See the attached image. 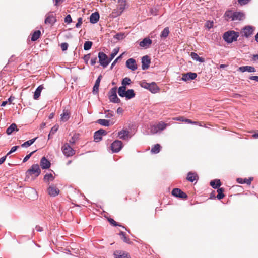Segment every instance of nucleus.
<instances>
[{
  "label": "nucleus",
  "instance_id": "obj_15",
  "mask_svg": "<svg viewBox=\"0 0 258 258\" xmlns=\"http://www.w3.org/2000/svg\"><path fill=\"white\" fill-rule=\"evenodd\" d=\"M48 194L52 197H56L59 194V190L56 188L53 184L50 185L48 189Z\"/></svg>",
  "mask_w": 258,
  "mask_h": 258
},
{
  "label": "nucleus",
  "instance_id": "obj_13",
  "mask_svg": "<svg viewBox=\"0 0 258 258\" xmlns=\"http://www.w3.org/2000/svg\"><path fill=\"white\" fill-rule=\"evenodd\" d=\"M151 63V59L148 55H145L142 58V69L143 70L149 68Z\"/></svg>",
  "mask_w": 258,
  "mask_h": 258
},
{
  "label": "nucleus",
  "instance_id": "obj_60",
  "mask_svg": "<svg viewBox=\"0 0 258 258\" xmlns=\"http://www.w3.org/2000/svg\"><path fill=\"white\" fill-rule=\"evenodd\" d=\"M206 26L209 29L212 28L213 27V22H212H212L208 21L206 23Z\"/></svg>",
  "mask_w": 258,
  "mask_h": 258
},
{
  "label": "nucleus",
  "instance_id": "obj_21",
  "mask_svg": "<svg viewBox=\"0 0 258 258\" xmlns=\"http://www.w3.org/2000/svg\"><path fill=\"white\" fill-rule=\"evenodd\" d=\"M152 44V40L148 37H146L142 40L140 43L139 45L140 47L143 48H147L150 45Z\"/></svg>",
  "mask_w": 258,
  "mask_h": 258
},
{
  "label": "nucleus",
  "instance_id": "obj_28",
  "mask_svg": "<svg viewBox=\"0 0 258 258\" xmlns=\"http://www.w3.org/2000/svg\"><path fill=\"white\" fill-rule=\"evenodd\" d=\"M190 56L191 58L196 60L197 61L200 62H205V59L203 57H200L197 53L192 52L190 53Z\"/></svg>",
  "mask_w": 258,
  "mask_h": 258
},
{
  "label": "nucleus",
  "instance_id": "obj_55",
  "mask_svg": "<svg viewBox=\"0 0 258 258\" xmlns=\"http://www.w3.org/2000/svg\"><path fill=\"white\" fill-rule=\"evenodd\" d=\"M78 22L76 24V27L78 28H80L82 24V18L81 17H79L78 18Z\"/></svg>",
  "mask_w": 258,
  "mask_h": 258
},
{
  "label": "nucleus",
  "instance_id": "obj_36",
  "mask_svg": "<svg viewBox=\"0 0 258 258\" xmlns=\"http://www.w3.org/2000/svg\"><path fill=\"white\" fill-rule=\"evenodd\" d=\"M70 118V113L68 110H63V113L61 114V119L63 121H67Z\"/></svg>",
  "mask_w": 258,
  "mask_h": 258
},
{
  "label": "nucleus",
  "instance_id": "obj_17",
  "mask_svg": "<svg viewBox=\"0 0 258 258\" xmlns=\"http://www.w3.org/2000/svg\"><path fill=\"white\" fill-rule=\"evenodd\" d=\"M40 165L43 169H47L50 167L51 163L48 159L44 156L41 159Z\"/></svg>",
  "mask_w": 258,
  "mask_h": 258
},
{
  "label": "nucleus",
  "instance_id": "obj_10",
  "mask_svg": "<svg viewBox=\"0 0 258 258\" xmlns=\"http://www.w3.org/2000/svg\"><path fill=\"white\" fill-rule=\"evenodd\" d=\"M56 21V18L52 12H49L46 15V18L44 21L45 24H49L53 26Z\"/></svg>",
  "mask_w": 258,
  "mask_h": 258
},
{
  "label": "nucleus",
  "instance_id": "obj_24",
  "mask_svg": "<svg viewBox=\"0 0 258 258\" xmlns=\"http://www.w3.org/2000/svg\"><path fill=\"white\" fill-rule=\"evenodd\" d=\"M101 78H102V76L99 75L95 81V84L93 86V93L94 94H97L98 92L99 87V85H100V83Z\"/></svg>",
  "mask_w": 258,
  "mask_h": 258
},
{
  "label": "nucleus",
  "instance_id": "obj_42",
  "mask_svg": "<svg viewBox=\"0 0 258 258\" xmlns=\"http://www.w3.org/2000/svg\"><path fill=\"white\" fill-rule=\"evenodd\" d=\"M93 43L91 41H85L84 44V49L85 50H89L91 48Z\"/></svg>",
  "mask_w": 258,
  "mask_h": 258
},
{
  "label": "nucleus",
  "instance_id": "obj_59",
  "mask_svg": "<svg viewBox=\"0 0 258 258\" xmlns=\"http://www.w3.org/2000/svg\"><path fill=\"white\" fill-rule=\"evenodd\" d=\"M158 10L156 8H152L150 10V13L153 15V16H156L158 15L157 13Z\"/></svg>",
  "mask_w": 258,
  "mask_h": 258
},
{
  "label": "nucleus",
  "instance_id": "obj_62",
  "mask_svg": "<svg viewBox=\"0 0 258 258\" xmlns=\"http://www.w3.org/2000/svg\"><path fill=\"white\" fill-rule=\"evenodd\" d=\"M97 60V57H95L94 58H92L91 59V61H90V64L91 66H94L96 63Z\"/></svg>",
  "mask_w": 258,
  "mask_h": 258
},
{
  "label": "nucleus",
  "instance_id": "obj_25",
  "mask_svg": "<svg viewBox=\"0 0 258 258\" xmlns=\"http://www.w3.org/2000/svg\"><path fill=\"white\" fill-rule=\"evenodd\" d=\"M44 87L43 85H39L35 90L33 95V98L35 100H37L39 98L40 96L41 92L43 89Z\"/></svg>",
  "mask_w": 258,
  "mask_h": 258
},
{
  "label": "nucleus",
  "instance_id": "obj_52",
  "mask_svg": "<svg viewBox=\"0 0 258 258\" xmlns=\"http://www.w3.org/2000/svg\"><path fill=\"white\" fill-rule=\"evenodd\" d=\"M19 147V146H13L11 149V150H10V151L7 154V155H9L14 152H15L17 149Z\"/></svg>",
  "mask_w": 258,
  "mask_h": 258
},
{
  "label": "nucleus",
  "instance_id": "obj_2",
  "mask_svg": "<svg viewBox=\"0 0 258 258\" xmlns=\"http://www.w3.org/2000/svg\"><path fill=\"white\" fill-rule=\"evenodd\" d=\"M140 85L141 87L149 90L153 94L157 93L160 90L159 87L154 82L149 83L144 80L140 82Z\"/></svg>",
  "mask_w": 258,
  "mask_h": 258
},
{
  "label": "nucleus",
  "instance_id": "obj_35",
  "mask_svg": "<svg viewBox=\"0 0 258 258\" xmlns=\"http://www.w3.org/2000/svg\"><path fill=\"white\" fill-rule=\"evenodd\" d=\"M41 35V31L40 30H36L32 34L31 40L32 41H35L37 40Z\"/></svg>",
  "mask_w": 258,
  "mask_h": 258
},
{
  "label": "nucleus",
  "instance_id": "obj_4",
  "mask_svg": "<svg viewBox=\"0 0 258 258\" xmlns=\"http://www.w3.org/2000/svg\"><path fill=\"white\" fill-rule=\"evenodd\" d=\"M167 126V124L161 121L157 124L151 126L150 128V132L152 134H157L165 130Z\"/></svg>",
  "mask_w": 258,
  "mask_h": 258
},
{
  "label": "nucleus",
  "instance_id": "obj_11",
  "mask_svg": "<svg viewBox=\"0 0 258 258\" xmlns=\"http://www.w3.org/2000/svg\"><path fill=\"white\" fill-rule=\"evenodd\" d=\"M171 194L175 197L183 199L187 198V194L178 188H174L171 192Z\"/></svg>",
  "mask_w": 258,
  "mask_h": 258
},
{
  "label": "nucleus",
  "instance_id": "obj_44",
  "mask_svg": "<svg viewBox=\"0 0 258 258\" xmlns=\"http://www.w3.org/2000/svg\"><path fill=\"white\" fill-rule=\"evenodd\" d=\"M102 136L100 134H98L97 131H96L94 134V141L96 142H98L100 141L101 140H102Z\"/></svg>",
  "mask_w": 258,
  "mask_h": 258
},
{
  "label": "nucleus",
  "instance_id": "obj_1",
  "mask_svg": "<svg viewBox=\"0 0 258 258\" xmlns=\"http://www.w3.org/2000/svg\"><path fill=\"white\" fill-rule=\"evenodd\" d=\"M239 36V33L234 30H228L224 33L223 39L228 44L232 43L237 40Z\"/></svg>",
  "mask_w": 258,
  "mask_h": 258
},
{
  "label": "nucleus",
  "instance_id": "obj_20",
  "mask_svg": "<svg viewBox=\"0 0 258 258\" xmlns=\"http://www.w3.org/2000/svg\"><path fill=\"white\" fill-rule=\"evenodd\" d=\"M199 179L198 175L195 172H189L187 173L186 179L190 182L197 181Z\"/></svg>",
  "mask_w": 258,
  "mask_h": 258
},
{
  "label": "nucleus",
  "instance_id": "obj_19",
  "mask_svg": "<svg viewBox=\"0 0 258 258\" xmlns=\"http://www.w3.org/2000/svg\"><path fill=\"white\" fill-rule=\"evenodd\" d=\"M238 71L240 72H256V69L255 68H254L252 66H241L238 68Z\"/></svg>",
  "mask_w": 258,
  "mask_h": 258
},
{
  "label": "nucleus",
  "instance_id": "obj_54",
  "mask_svg": "<svg viewBox=\"0 0 258 258\" xmlns=\"http://www.w3.org/2000/svg\"><path fill=\"white\" fill-rule=\"evenodd\" d=\"M68 47V44L66 42L62 43L61 44V50L64 51L67 50Z\"/></svg>",
  "mask_w": 258,
  "mask_h": 258
},
{
  "label": "nucleus",
  "instance_id": "obj_45",
  "mask_svg": "<svg viewBox=\"0 0 258 258\" xmlns=\"http://www.w3.org/2000/svg\"><path fill=\"white\" fill-rule=\"evenodd\" d=\"M119 51L118 48H115L113 49V51L110 54V56L109 57V61L111 62V61L114 58V57L117 55Z\"/></svg>",
  "mask_w": 258,
  "mask_h": 258
},
{
  "label": "nucleus",
  "instance_id": "obj_46",
  "mask_svg": "<svg viewBox=\"0 0 258 258\" xmlns=\"http://www.w3.org/2000/svg\"><path fill=\"white\" fill-rule=\"evenodd\" d=\"M104 113L105 115V117L107 118H111L114 115V113L113 111L110 110L105 111Z\"/></svg>",
  "mask_w": 258,
  "mask_h": 258
},
{
  "label": "nucleus",
  "instance_id": "obj_7",
  "mask_svg": "<svg viewBox=\"0 0 258 258\" xmlns=\"http://www.w3.org/2000/svg\"><path fill=\"white\" fill-rule=\"evenodd\" d=\"M61 150L64 155L67 157L72 156L75 154V150L68 143H65L62 146Z\"/></svg>",
  "mask_w": 258,
  "mask_h": 258
},
{
  "label": "nucleus",
  "instance_id": "obj_64",
  "mask_svg": "<svg viewBox=\"0 0 258 258\" xmlns=\"http://www.w3.org/2000/svg\"><path fill=\"white\" fill-rule=\"evenodd\" d=\"M35 229L37 231H38V232H41L43 230V228L42 227H40L39 225L36 226Z\"/></svg>",
  "mask_w": 258,
  "mask_h": 258
},
{
  "label": "nucleus",
  "instance_id": "obj_32",
  "mask_svg": "<svg viewBox=\"0 0 258 258\" xmlns=\"http://www.w3.org/2000/svg\"><path fill=\"white\" fill-rule=\"evenodd\" d=\"M15 130L18 131L17 125L15 123H12L7 128L6 133L7 135H10Z\"/></svg>",
  "mask_w": 258,
  "mask_h": 258
},
{
  "label": "nucleus",
  "instance_id": "obj_63",
  "mask_svg": "<svg viewBox=\"0 0 258 258\" xmlns=\"http://www.w3.org/2000/svg\"><path fill=\"white\" fill-rule=\"evenodd\" d=\"M249 79L251 80H254V81L258 82V76H249Z\"/></svg>",
  "mask_w": 258,
  "mask_h": 258
},
{
  "label": "nucleus",
  "instance_id": "obj_33",
  "mask_svg": "<svg viewBox=\"0 0 258 258\" xmlns=\"http://www.w3.org/2000/svg\"><path fill=\"white\" fill-rule=\"evenodd\" d=\"M234 14V12H233L232 10H227L225 14H224V18L227 21H228L229 20H231V21H233V14Z\"/></svg>",
  "mask_w": 258,
  "mask_h": 258
},
{
  "label": "nucleus",
  "instance_id": "obj_61",
  "mask_svg": "<svg viewBox=\"0 0 258 258\" xmlns=\"http://www.w3.org/2000/svg\"><path fill=\"white\" fill-rule=\"evenodd\" d=\"M123 35L121 33H117L114 36V38L120 40L123 38Z\"/></svg>",
  "mask_w": 258,
  "mask_h": 258
},
{
  "label": "nucleus",
  "instance_id": "obj_51",
  "mask_svg": "<svg viewBox=\"0 0 258 258\" xmlns=\"http://www.w3.org/2000/svg\"><path fill=\"white\" fill-rule=\"evenodd\" d=\"M58 125H55L54 126H53L50 132V134H51V135H53L58 130Z\"/></svg>",
  "mask_w": 258,
  "mask_h": 258
},
{
  "label": "nucleus",
  "instance_id": "obj_29",
  "mask_svg": "<svg viewBox=\"0 0 258 258\" xmlns=\"http://www.w3.org/2000/svg\"><path fill=\"white\" fill-rule=\"evenodd\" d=\"M210 184L214 189H218L221 186V183L220 180L215 179L211 180L210 182Z\"/></svg>",
  "mask_w": 258,
  "mask_h": 258
},
{
  "label": "nucleus",
  "instance_id": "obj_16",
  "mask_svg": "<svg viewBox=\"0 0 258 258\" xmlns=\"http://www.w3.org/2000/svg\"><path fill=\"white\" fill-rule=\"evenodd\" d=\"M118 136L120 139L126 140L128 138H131V136L130 135V132L127 130H122L118 132Z\"/></svg>",
  "mask_w": 258,
  "mask_h": 258
},
{
  "label": "nucleus",
  "instance_id": "obj_48",
  "mask_svg": "<svg viewBox=\"0 0 258 258\" xmlns=\"http://www.w3.org/2000/svg\"><path fill=\"white\" fill-rule=\"evenodd\" d=\"M251 0H237L238 4L241 6H245L250 3Z\"/></svg>",
  "mask_w": 258,
  "mask_h": 258
},
{
  "label": "nucleus",
  "instance_id": "obj_6",
  "mask_svg": "<svg viewBox=\"0 0 258 258\" xmlns=\"http://www.w3.org/2000/svg\"><path fill=\"white\" fill-rule=\"evenodd\" d=\"M98 57L100 65L103 68H106L110 62L107 55L103 52L100 51L98 53Z\"/></svg>",
  "mask_w": 258,
  "mask_h": 258
},
{
  "label": "nucleus",
  "instance_id": "obj_40",
  "mask_svg": "<svg viewBox=\"0 0 258 258\" xmlns=\"http://www.w3.org/2000/svg\"><path fill=\"white\" fill-rule=\"evenodd\" d=\"M161 149V146L159 144H156L151 149V152L154 154L159 153Z\"/></svg>",
  "mask_w": 258,
  "mask_h": 258
},
{
  "label": "nucleus",
  "instance_id": "obj_3",
  "mask_svg": "<svg viewBox=\"0 0 258 258\" xmlns=\"http://www.w3.org/2000/svg\"><path fill=\"white\" fill-rule=\"evenodd\" d=\"M41 173V170L39 165L38 164H35L31 166V168L26 172V175L27 178L30 176L32 178L37 177Z\"/></svg>",
  "mask_w": 258,
  "mask_h": 258
},
{
  "label": "nucleus",
  "instance_id": "obj_12",
  "mask_svg": "<svg viewBox=\"0 0 258 258\" xmlns=\"http://www.w3.org/2000/svg\"><path fill=\"white\" fill-rule=\"evenodd\" d=\"M126 66L132 71H135L137 69L136 60L133 58H129L126 60Z\"/></svg>",
  "mask_w": 258,
  "mask_h": 258
},
{
  "label": "nucleus",
  "instance_id": "obj_23",
  "mask_svg": "<svg viewBox=\"0 0 258 258\" xmlns=\"http://www.w3.org/2000/svg\"><path fill=\"white\" fill-rule=\"evenodd\" d=\"M99 18V14L98 12L93 13L90 17V22L92 24H95L98 22Z\"/></svg>",
  "mask_w": 258,
  "mask_h": 258
},
{
  "label": "nucleus",
  "instance_id": "obj_49",
  "mask_svg": "<svg viewBox=\"0 0 258 258\" xmlns=\"http://www.w3.org/2000/svg\"><path fill=\"white\" fill-rule=\"evenodd\" d=\"M108 222L111 224H112V225H113L114 226H122L121 225H120L119 224H118L117 222H116L113 219L111 218H109L108 219Z\"/></svg>",
  "mask_w": 258,
  "mask_h": 258
},
{
  "label": "nucleus",
  "instance_id": "obj_30",
  "mask_svg": "<svg viewBox=\"0 0 258 258\" xmlns=\"http://www.w3.org/2000/svg\"><path fill=\"white\" fill-rule=\"evenodd\" d=\"M136 94L133 89H128L126 91L125 99L127 100L131 99L135 96Z\"/></svg>",
  "mask_w": 258,
  "mask_h": 258
},
{
  "label": "nucleus",
  "instance_id": "obj_34",
  "mask_svg": "<svg viewBox=\"0 0 258 258\" xmlns=\"http://www.w3.org/2000/svg\"><path fill=\"white\" fill-rule=\"evenodd\" d=\"M110 120L104 119H99L96 121V123L100 124L102 126H109L110 125Z\"/></svg>",
  "mask_w": 258,
  "mask_h": 258
},
{
  "label": "nucleus",
  "instance_id": "obj_31",
  "mask_svg": "<svg viewBox=\"0 0 258 258\" xmlns=\"http://www.w3.org/2000/svg\"><path fill=\"white\" fill-rule=\"evenodd\" d=\"M37 138L38 137H35L33 139H30L23 143L21 146L23 148H28L32 145L35 142Z\"/></svg>",
  "mask_w": 258,
  "mask_h": 258
},
{
  "label": "nucleus",
  "instance_id": "obj_14",
  "mask_svg": "<svg viewBox=\"0 0 258 258\" xmlns=\"http://www.w3.org/2000/svg\"><path fill=\"white\" fill-rule=\"evenodd\" d=\"M197 77V73L193 72H188L183 74L181 80L186 82L189 80H194Z\"/></svg>",
  "mask_w": 258,
  "mask_h": 258
},
{
  "label": "nucleus",
  "instance_id": "obj_47",
  "mask_svg": "<svg viewBox=\"0 0 258 258\" xmlns=\"http://www.w3.org/2000/svg\"><path fill=\"white\" fill-rule=\"evenodd\" d=\"M119 235L122 236V238L121 239L123 240V241L125 242V243H130V240L129 239L125 236V232H123V231H121L120 233H119Z\"/></svg>",
  "mask_w": 258,
  "mask_h": 258
},
{
  "label": "nucleus",
  "instance_id": "obj_9",
  "mask_svg": "<svg viewBox=\"0 0 258 258\" xmlns=\"http://www.w3.org/2000/svg\"><path fill=\"white\" fill-rule=\"evenodd\" d=\"M253 27L249 25L245 26L240 32L241 36L248 38L253 34Z\"/></svg>",
  "mask_w": 258,
  "mask_h": 258
},
{
  "label": "nucleus",
  "instance_id": "obj_56",
  "mask_svg": "<svg viewBox=\"0 0 258 258\" xmlns=\"http://www.w3.org/2000/svg\"><path fill=\"white\" fill-rule=\"evenodd\" d=\"M90 54H86V55H85L84 57H83V59L84 60V62H85V63L87 64L88 62V61L90 58Z\"/></svg>",
  "mask_w": 258,
  "mask_h": 258
},
{
  "label": "nucleus",
  "instance_id": "obj_50",
  "mask_svg": "<svg viewBox=\"0 0 258 258\" xmlns=\"http://www.w3.org/2000/svg\"><path fill=\"white\" fill-rule=\"evenodd\" d=\"M36 151V150L31 152L30 154L27 155L23 160V162L25 163L31 157V156Z\"/></svg>",
  "mask_w": 258,
  "mask_h": 258
},
{
  "label": "nucleus",
  "instance_id": "obj_53",
  "mask_svg": "<svg viewBox=\"0 0 258 258\" xmlns=\"http://www.w3.org/2000/svg\"><path fill=\"white\" fill-rule=\"evenodd\" d=\"M72 21L71 16L70 14L67 15L64 18V22L67 23H70Z\"/></svg>",
  "mask_w": 258,
  "mask_h": 258
},
{
  "label": "nucleus",
  "instance_id": "obj_5",
  "mask_svg": "<svg viewBox=\"0 0 258 258\" xmlns=\"http://www.w3.org/2000/svg\"><path fill=\"white\" fill-rule=\"evenodd\" d=\"M117 87H113L109 92V99L110 101L114 103H119L120 99L117 97L116 91Z\"/></svg>",
  "mask_w": 258,
  "mask_h": 258
},
{
  "label": "nucleus",
  "instance_id": "obj_37",
  "mask_svg": "<svg viewBox=\"0 0 258 258\" xmlns=\"http://www.w3.org/2000/svg\"><path fill=\"white\" fill-rule=\"evenodd\" d=\"M126 87L124 86H120L118 89V93L120 97H124L125 96Z\"/></svg>",
  "mask_w": 258,
  "mask_h": 258
},
{
  "label": "nucleus",
  "instance_id": "obj_27",
  "mask_svg": "<svg viewBox=\"0 0 258 258\" xmlns=\"http://www.w3.org/2000/svg\"><path fill=\"white\" fill-rule=\"evenodd\" d=\"M54 176L51 173H46L44 176V181L49 184L50 181H53L54 180Z\"/></svg>",
  "mask_w": 258,
  "mask_h": 258
},
{
  "label": "nucleus",
  "instance_id": "obj_39",
  "mask_svg": "<svg viewBox=\"0 0 258 258\" xmlns=\"http://www.w3.org/2000/svg\"><path fill=\"white\" fill-rule=\"evenodd\" d=\"M169 29L168 27L165 28L161 33L160 37L162 38H167L169 34Z\"/></svg>",
  "mask_w": 258,
  "mask_h": 258
},
{
  "label": "nucleus",
  "instance_id": "obj_43",
  "mask_svg": "<svg viewBox=\"0 0 258 258\" xmlns=\"http://www.w3.org/2000/svg\"><path fill=\"white\" fill-rule=\"evenodd\" d=\"M131 83V79L128 77H125L123 78L121 82V86H124L126 87V86L129 85Z\"/></svg>",
  "mask_w": 258,
  "mask_h": 258
},
{
  "label": "nucleus",
  "instance_id": "obj_58",
  "mask_svg": "<svg viewBox=\"0 0 258 258\" xmlns=\"http://www.w3.org/2000/svg\"><path fill=\"white\" fill-rule=\"evenodd\" d=\"M98 134H100L101 136L102 135H106L107 134V132L106 130L104 129H100L98 131H97Z\"/></svg>",
  "mask_w": 258,
  "mask_h": 258
},
{
  "label": "nucleus",
  "instance_id": "obj_8",
  "mask_svg": "<svg viewBox=\"0 0 258 258\" xmlns=\"http://www.w3.org/2000/svg\"><path fill=\"white\" fill-rule=\"evenodd\" d=\"M123 147L122 141L119 140H115L111 144L110 148L112 153L119 152Z\"/></svg>",
  "mask_w": 258,
  "mask_h": 258
},
{
  "label": "nucleus",
  "instance_id": "obj_57",
  "mask_svg": "<svg viewBox=\"0 0 258 258\" xmlns=\"http://www.w3.org/2000/svg\"><path fill=\"white\" fill-rule=\"evenodd\" d=\"M122 57V55H120L118 57H117L112 63L111 65V69H112L113 67L115 65V64L117 63V61L120 59Z\"/></svg>",
  "mask_w": 258,
  "mask_h": 258
},
{
  "label": "nucleus",
  "instance_id": "obj_18",
  "mask_svg": "<svg viewBox=\"0 0 258 258\" xmlns=\"http://www.w3.org/2000/svg\"><path fill=\"white\" fill-rule=\"evenodd\" d=\"M233 21H241L245 18V14L241 11L234 12Z\"/></svg>",
  "mask_w": 258,
  "mask_h": 258
},
{
  "label": "nucleus",
  "instance_id": "obj_26",
  "mask_svg": "<svg viewBox=\"0 0 258 258\" xmlns=\"http://www.w3.org/2000/svg\"><path fill=\"white\" fill-rule=\"evenodd\" d=\"M253 177H249L248 179L247 178H237L236 179V181L240 184H244L246 183L247 185H250L251 181L253 180Z\"/></svg>",
  "mask_w": 258,
  "mask_h": 258
},
{
  "label": "nucleus",
  "instance_id": "obj_38",
  "mask_svg": "<svg viewBox=\"0 0 258 258\" xmlns=\"http://www.w3.org/2000/svg\"><path fill=\"white\" fill-rule=\"evenodd\" d=\"M224 191V189L222 187H219L217 189V192L218 194L216 197L218 200H221L225 197V195L223 194Z\"/></svg>",
  "mask_w": 258,
  "mask_h": 258
},
{
  "label": "nucleus",
  "instance_id": "obj_41",
  "mask_svg": "<svg viewBox=\"0 0 258 258\" xmlns=\"http://www.w3.org/2000/svg\"><path fill=\"white\" fill-rule=\"evenodd\" d=\"M79 134H75L74 135L71 137V138L69 140V143L72 144L74 145L75 144L77 141L79 140Z\"/></svg>",
  "mask_w": 258,
  "mask_h": 258
},
{
  "label": "nucleus",
  "instance_id": "obj_22",
  "mask_svg": "<svg viewBox=\"0 0 258 258\" xmlns=\"http://www.w3.org/2000/svg\"><path fill=\"white\" fill-rule=\"evenodd\" d=\"M115 258H131L128 253L122 251H116L114 253Z\"/></svg>",
  "mask_w": 258,
  "mask_h": 258
}]
</instances>
